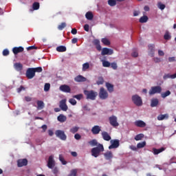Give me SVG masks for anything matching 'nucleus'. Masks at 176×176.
I'll list each match as a JSON object with an SVG mask.
<instances>
[{
  "label": "nucleus",
  "instance_id": "nucleus-64",
  "mask_svg": "<svg viewBox=\"0 0 176 176\" xmlns=\"http://www.w3.org/2000/svg\"><path fill=\"white\" fill-rule=\"evenodd\" d=\"M129 148L131 149V151H137V149H138V147H136L135 146H130Z\"/></svg>",
  "mask_w": 176,
  "mask_h": 176
},
{
  "label": "nucleus",
  "instance_id": "nucleus-7",
  "mask_svg": "<svg viewBox=\"0 0 176 176\" xmlns=\"http://www.w3.org/2000/svg\"><path fill=\"white\" fill-rule=\"evenodd\" d=\"M109 94L107 90H105L104 87H101L99 91V98H100V100H107Z\"/></svg>",
  "mask_w": 176,
  "mask_h": 176
},
{
  "label": "nucleus",
  "instance_id": "nucleus-3",
  "mask_svg": "<svg viewBox=\"0 0 176 176\" xmlns=\"http://www.w3.org/2000/svg\"><path fill=\"white\" fill-rule=\"evenodd\" d=\"M132 101L137 107L142 106V98L138 95H133L132 96Z\"/></svg>",
  "mask_w": 176,
  "mask_h": 176
},
{
  "label": "nucleus",
  "instance_id": "nucleus-52",
  "mask_svg": "<svg viewBox=\"0 0 176 176\" xmlns=\"http://www.w3.org/2000/svg\"><path fill=\"white\" fill-rule=\"evenodd\" d=\"M148 50L153 54L155 52V45H148Z\"/></svg>",
  "mask_w": 176,
  "mask_h": 176
},
{
  "label": "nucleus",
  "instance_id": "nucleus-50",
  "mask_svg": "<svg viewBox=\"0 0 176 176\" xmlns=\"http://www.w3.org/2000/svg\"><path fill=\"white\" fill-rule=\"evenodd\" d=\"M158 8L161 10H164V9L166 8V5L162 3L161 2H159L158 3Z\"/></svg>",
  "mask_w": 176,
  "mask_h": 176
},
{
  "label": "nucleus",
  "instance_id": "nucleus-19",
  "mask_svg": "<svg viewBox=\"0 0 176 176\" xmlns=\"http://www.w3.org/2000/svg\"><path fill=\"white\" fill-rule=\"evenodd\" d=\"M14 68L18 72H21V71H23V64L21 63H16L14 64Z\"/></svg>",
  "mask_w": 176,
  "mask_h": 176
},
{
  "label": "nucleus",
  "instance_id": "nucleus-35",
  "mask_svg": "<svg viewBox=\"0 0 176 176\" xmlns=\"http://www.w3.org/2000/svg\"><path fill=\"white\" fill-rule=\"evenodd\" d=\"M146 145V142L144 141L142 142H139L137 144V148L141 149V148H144Z\"/></svg>",
  "mask_w": 176,
  "mask_h": 176
},
{
  "label": "nucleus",
  "instance_id": "nucleus-10",
  "mask_svg": "<svg viewBox=\"0 0 176 176\" xmlns=\"http://www.w3.org/2000/svg\"><path fill=\"white\" fill-rule=\"evenodd\" d=\"M56 166V162L53 155H50L48 158L47 167L48 168H53Z\"/></svg>",
  "mask_w": 176,
  "mask_h": 176
},
{
  "label": "nucleus",
  "instance_id": "nucleus-48",
  "mask_svg": "<svg viewBox=\"0 0 176 176\" xmlns=\"http://www.w3.org/2000/svg\"><path fill=\"white\" fill-rule=\"evenodd\" d=\"M97 85H103L104 84V78L102 77H99L98 80L96 82Z\"/></svg>",
  "mask_w": 176,
  "mask_h": 176
},
{
  "label": "nucleus",
  "instance_id": "nucleus-13",
  "mask_svg": "<svg viewBox=\"0 0 176 176\" xmlns=\"http://www.w3.org/2000/svg\"><path fill=\"white\" fill-rule=\"evenodd\" d=\"M91 131L94 135H97V134H100V131H101V126L95 125L92 127Z\"/></svg>",
  "mask_w": 176,
  "mask_h": 176
},
{
  "label": "nucleus",
  "instance_id": "nucleus-37",
  "mask_svg": "<svg viewBox=\"0 0 176 176\" xmlns=\"http://www.w3.org/2000/svg\"><path fill=\"white\" fill-rule=\"evenodd\" d=\"M144 138V134L140 133L135 137V141H141Z\"/></svg>",
  "mask_w": 176,
  "mask_h": 176
},
{
  "label": "nucleus",
  "instance_id": "nucleus-39",
  "mask_svg": "<svg viewBox=\"0 0 176 176\" xmlns=\"http://www.w3.org/2000/svg\"><path fill=\"white\" fill-rule=\"evenodd\" d=\"M73 98H76L78 101H80V100H82V98H83V94H79L78 95H74V96H73Z\"/></svg>",
  "mask_w": 176,
  "mask_h": 176
},
{
  "label": "nucleus",
  "instance_id": "nucleus-23",
  "mask_svg": "<svg viewBox=\"0 0 176 176\" xmlns=\"http://www.w3.org/2000/svg\"><path fill=\"white\" fill-rule=\"evenodd\" d=\"M104 156L106 160H111V159L113 157V154L112 153L111 151H107L104 154Z\"/></svg>",
  "mask_w": 176,
  "mask_h": 176
},
{
  "label": "nucleus",
  "instance_id": "nucleus-2",
  "mask_svg": "<svg viewBox=\"0 0 176 176\" xmlns=\"http://www.w3.org/2000/svg\"><path fill=\"white\" fill-rule=\"evenodd\" d=\"M84 94L86 96L87 100H91V101H94V100H96L98 96L97 91L94 90H84Z\"/></svg>",
  "mask_w": 176,
  "mask_h": 176
},
{
  "label": "nucleus",
  "instance_id": "nucleus-8",
  "mask_svg": "<svg viewBox=\"0 0 176 176\" xmlns=\"http://www.w3.org/2000/svg\"><path fill=\"white\" fill-rule=\"evenodd\" d=\"M110 143L111 144L109 146V149H116V148H119V145H120V141L118 139L111 140Z\"/></svg>",
  "mask_w": 176,
  "mask_h": 176
},
{
  "label": "nucleus",
  "instance_id": "nucleus-16",
  "mask_svg": "<svg viewBox=\"0 0 176 176\" xmlns=\"http://www.w3.org/2000/svg\"><path fill=\"white\" fill-rule=\"evenodd\" d=\"M74 80L75 82L80 83V82H86L87 80V78L82 75H78L74 78Z\"/></svg>",
  "mask_w": 176,
  "mask_h": 176
},
{
  "label": "nucleus",
  "instance_id": "nucleus-26",
  "mask_svg": "<svg viewBox=\"0 0 176 176\" xmlns=\"http://www.w3.org/2000/svg\"><path fill=\"white\" fill-rule=\"evenodd\" d=\"M45 108V103L42 100H37V109L41 110Z\"/></svg>",
  "mask_w": 176,
  "mask_h": 176
},
{
  "label": "nucleus",
  "instance_id": "nucleus-41",
  "mask_svg": "<svg viewBox=\"0 0 176 176\" xmlns=\"http://www.w3.org/2000/svg\"><path fill=\"white\" fill-rule=\"evenodd\" d=\"M89 68H90V65L89 64V63H85L82 65V71L85 72L87 69H89Z\"/></svg>",
  "mask_w": 176,
  "mask_h": 176
},
{
  "label": "nucleus",
  "instance_id": "nucleus-45",
  "mask_svg": "<svg viewBox=\"0 0 176 176\" xmlns=\"http://www.w3.org/2000/svg\"><path fill=\"white\" fill-rule=\"evenodd\" d=\"M164 39L166 41H169V39H171V36L170 35V33L168 32H166L164 36Z\"/></svg>",
  "mask_w": 176,
  "mask_h": 176
},
{
  "label": "nucleus",
  "instance_id": "nucleus-30",
  "mask_svg": "<svg viewBox=\"0 0 176 176\" xmlns=\"http://www.w3.org/2000/svg\"><path fill=\"white\" fill-rule=\"evenodd\" d=\"M85 17L87 20H93L94 15H93V12H88L86 13Z\"/></svg>",
  "mask_w": 176,
  "mask_h": 176
},
{
  "label": "nucleus",
  "instance_id": "nucleus-43",
  "mask_svg": "<svg viewBox=\"0 0 176 176\" xmlns=\"http://www.w3.org/2000/svg\"><path fill=\"white\" fill-rule=\"evenodd\" d=\"M109 6H116V0H108Z\"/></svg>",
  "mask_w": 176,
  "mask_h": 176
},
{
  "label": "nucleus",
  "instance_id": "nucleus-25",
  "mask_svg": "<svg viewBox=\"0 0 176 176\" xmlns=\"http://www.w3.org/2000/svg\"><path fill=\"white\" fill-rule=\"evenodd\" d=\"M93 44L96 46L97 50H98V52H100L101 45H100V40L98 39L94 40Z\"/></svg>",
  "mask_w": 176,
  "mask_h": 176
},
{
  "label": "nucleus",
  "instance_id": "nucleus-42",
  "mask_svg": "<svg viewBox=\"0 0 176 176\" xmlns=\"http://www.w3.org/2000/svg\"><path fill=\"white\" fill-rule=\"evenodd\" d=\"M59 160L61 162L62 164L65 166L67 164V161L64 159V157H63V155H59Z\"/></svg>",
  "mask_w": 176,
  "mask_h": 176
},
{
  "label": "nucleus",
  "instance_id": "nucleus-60",
  "mask_svg": "<svg viewBox=\"0 0 176 176\" xmlns=\"http://www.w3.org/2000/svg\"><path fill=\"white\" fill-rule=\"evenodd\" d=\"M52 172L54 174H58V168L57 167L54 168V169L52 170Z\"/></svg>",
  "mask_w": 176,
  "mask_h": 176
},
{
  "label": "nucleus",
  "instance_id": "nucleus-33",
  "mask_svg": "<svg viewBox=\"0 0 176 176\" xmlns=\"http://www.w3.org/2000/svg\"><path fill=\"white\" fill-rule=\"evenodd\" d=\"M40 7H41V5L39 4L38 2H34L32 4L33 10H38Z\"/></svg>",
  "mask_w": 176,
  "mask_h": 176
},
{
  "label": "nucleus",
  "instance_id": "nucleus-40",
  "mask_svg": "<svg viewBox=\"0 0 176 176\" xmlns=\"http://www.w3.org/2000/svg\"><path fill=\"white\" fill-rule=\"evenodd\" d=\"M67 27V23L65 22L62 23L60 25L58 26V30L60 31H62V30H64Z\"/></svg>",
  "mask_w": 176,
  "mask_h": 176
},
{
  "label": "nucleus",
  "instance_id": "nucleus-31",
  "mask_svg": "<svg viewBox=\"0 0 176 176\" xmlns=\"http://www.w3.org/2000/svg\"><path fill=\"white\" fill-rule=\"evenodd\" d=\"M88 144L91 145V146H98V142H97V140L94 139L89 142H88Z\"/></svg>",
  "mask_w": 176,
  "mask_h": 176
},
{
  "label": "nucleus",
  "instance_id": "nucleus-24",
  "mask_svg": "<svg viewBox=\"0 0 176 176\" xmlns=\"http://www.w3.org/2000/svg\"><path fill=\"white\" fill-rule=\"evenodd\" d=\"M57 120L60 123H64V122H67V116H64V114H60L57 117Z\"/></svg>",
  "mask_w": 176,
  "mask_h": 176
},
{
  "label": "nucleus",
  "instance_id": "nucleus-59",
  "mask_svg": "<svg viewBox=\"0 0 176 176\" xmlns=\"http://www.w3.org/2000/svg\"><path fill=\"white\" fill-rule=\"evenodd\" d=\"M168 61H169V63H174V61H176V60H175V57H169L168 58Z\"/></svg>",
  "mask_w": 176,
  "mask_h": 176
},
{
  "label": "nucleus",
  "instance_id": "nucleus-11",
  "mask_svg": "<svg viewBox=\"0 0 176 176\" xmlns=\"http://www.w3.org/2000/svg\"><path fill=\"white\" fill-rule=\"evenodd\" d=\"M59 107L62 111L67 112V111H68V106L67 105V100L63 99L60 100Z\"/></svg>",
  "mask_w": 176,
  "mask_h": 176
},
{
  "label": "nucleus",
  "instance_id": "nucleus-44",
  "mask_svg": "<svg viewBox=\"0 0 176 176\" xmlns=\"http://www.w3.org/2000/svg\"><path fill=\"white\" fill-rule=\"evenodd\" d=\"M78 130H79V127L74 126V127L70 129V133H72V134H75V133H78Z\"/></svg>",
  "mask_w": 176,
  "mask_h": 176
},
{
  "label": "nucleus",
  "instance_id": "nucleus-51",
  "mask_svg": "<svg viewBox=\"0 0 176 176\" xmlns=\"http://www.w3.org/2000/svg\"><path fill=\"white\" fill-rule=\"evenodd\" d=\"M69 102L72 105H76V104H77L76 100H75L74 98H70L69 100Z\"/></svg>",
  "mask_w": 176,
  "mask_h": 176
},
{
  "label": "nucleus",
  "instance_id": "nucleus-55",
  "mask_svg": "<svg viewBox=\"0 0 176 176\" xmlns=\"http://www.w3.org/2000/svg\"><path fill=\"white\" fill-rule=\"evenodd\" d=\"M3 56H9V50L6 49L3 51Z\"/></svg>",
  "mask_w": 176,
  "mask_h": 176
},
{
  "label": "nucleus",
  "instance_id": "nucleus-57",
  "mask_svg": "<svg viewBox=\"0 0 176 176\" xmlns=\"http://www.w3.org/2000/svg\"><path fill=\"white\" fill-rule=\"evenodd\" d=\"M71 33L73 35H76V34H78V30H76V28H73L72 29Z\"/></svg>",
  "mask_w": 176,
  "mask_h": 176
},
{
  "label": "nucleus",
  "instance_id": "nucleus-47",
  "mask_svg": "<svg viewBox=\"0 0 176 176\" xmlns=\"http://www.w3.org/2000/svg\"><path fill=\"white\" fill-rule=\"evenodd\" d=\"M32 68H33V71H34V74H35L36 72L41 73V72H42V71H43V69H42V67H32Z\"/></svg>",
  "mask_w": 176,
  "mask_h": 176
},
{
  "label": "nucleus",
  "instance_id": "nucleus-4",
  "mask_svg": "<svg viewBox=\"0 0 176 176\" xmlns=\"http://www.w3.org/2000/svg\"><path fill=\"white\" fill-rule=\"evenodd\" d=\"M160 93H162V87L160 86L152 87L148 91L150 96H153V94H160Z\"/></svg>",
  "mask_w": 176,
  "mask_h": 176
},
{
  "label": "nucleus",
  "instance_id": "nucleus-53",
  "mask_svg": "<svg viewBox=\"0 0 176 176\" xmlns=\"http://www.w3.org/2000/svg\"><path fill=\"white\" fill-rule=\"evenodd\" d=\"M110 65L113 69H118V64L116 63H110Z\"/></svg>",
  "mask_w": 176,
  "mask_h": 176
},
{
  "label": "nucleus",
  "instance_id": "nucleus-20",
  "mask_svg": "<svg viewBox=\"0 0 176 176\" xmlns=\"http://www.w3.org/2000/svg\"><path fill=\"white\" fill-rule=\"evenodd\" d=\"M102 137L104 141H111V135L107 131L102 132Z\"/></svg>",
  "mask_w": 176,
  "mask_h": 176
},
{
  "label": "nucleus",
  "instance_id": "nucleus-5",
  "mask_svg": "<svg viewBox=\"0 0 176 176\" xmlns=\"http://www.w3.org/2000/svg\"><path fill=\"white\" fill-rule=\"evenodd\" d=\"M109 122L112 127H118L119 122H118V117L111 116L109 118Z\"/></svg>",
  "mask_w": 176,
  "mask_h": 176
},
{
  "label": "nucleus",
  "instance_id": "nucleus-38",
  "mask_svg": "<svg viewBox=\"0 0 176 176\" xmlns=\"http://www.w3.org/2000/svg\"><path fill=\"white\" fill-rule=\"evenodd\" d=\"M170 94H171V91H166V92L162 93L161 94V96H162V98H166V97H168V96H170Z\"/></svg>",
  "mask_w": 176,
  "mask_h": 176
},
{
  "label": "nucleus",
  "instance_id": "nucleus-58",
  "mask_svg": "<svg viewBox=\"0 0 176 176\" xmlns=\"http://www.w3.org/2000/svg\"><path fill=\"white\" fill-rule=\"evenodd\" d=\"M25 101H27V102H30V101L32 100V98L30 97V96H25Z\"/></svg>",
  "mask_w": 176,
  "mask_h": 176
},
{
  "label": "nucleus",
  "instance_id": "nucleus-34",
  "mask_svg": "<svg viewBox=\"0 0 176 176\" xmlns=\"http://www.w3.org/2000/svg\"><path fill=\"white\" fill-rule=\"evenodd\" d=\"M101 42L105 45V46H109V45H111V42L109 41V40L107 38H103L101 40Z\"/></svg>",
  "mask_w": 176,
  "mask_h": 176
},
{
  "label": "nucleus",
  "instance_id": "nucleus-12",
  "mask_svg": "<svg viewBox=\"0 0 176 176\" xmlns=\"http://www.w3.org/2000/svg\"><path fill=\"white\" fill-rule=\"evenodd\" d=\"M102 56H111V54H113V50H111L107 47H104L102 50V52H101Z\"/></svg>",
  "mask_w": 176,
  "mask_h": 176
},
{
  "label": "nucleus",
  "instance_id": "nucleus-32",
  "mask_svg": "<svg viewBox=\"0 0 176 176\" xmlns=\"http://www.w3.org/2000/svg\"><path fill=\"white\" fill-rule=\"evenodd\" d=\"M78 175V169L74 168V169H72L70 170L69 174L68 175V176H76Z\"/></svg>",
  "mask_w": 176,
  "mask_h": 176
},
{
  "label": "nucleus",
  "instance_id": "nucleus-54",
  "mask_svg": "<svg viewBox=\"0 0 176 176\" xmlns=\"http://www.w3.org/2000/svg\"><path fill=\"white\" fill-rule=\"evenodd\" d=\"M23 90H25V88L23 85H21L19 88L17 89V92L21 93Z\"/></svg>",
  "mask_w": 176,
  "mask_h": 176
},
{
  "label": "nucleus",
  "instance_id": "nucleus-17",
  "mask_svg": "<svg viewBox=\"0 0 176 176\" xmlns=\"http://www.w3.org/2000/svg\"><path fill=\"white\" fill-rule=\"evenodd\" d=\"M12 52L14 54H19V53H23L24 52V47L20 46V47H14L12 49Z\"/></svg>",
  "mask_w": 176,
  "mask_h": 176
},
{
  "label": "nucleus",
  "instance_id": "nucleus-46",
  "mask_svg": "<svg viewBox=\"0 0 176 176\" xmlns=\"http://www.w3.org/2000/svg\"><path fill=\"white\" fill-rule=\"evenodd\" d=\"M102 65H103V67L108 68V67H111V63H109V61H107V60H103Z\"/></svg>",
  "mask_w": 176,
  "mask_h": 176
},
{
  "label": "nucleus",
  "instance_id": "nucleus-36",
  "mask_svg": "<svg viewBox=\"0 0 176 176\" xmlns=\"http://www.w3.org/2000/svg\"><path fill=\"white\" fill-rule=\"evenodd\" d=\"M149 19L147 16H143L139 19L140 23H146Z\"/></svg>",
  "mask_w": 176,
  "mask_h": 176
},
{
  "label": "nucleus",
  "instance_id": "nucleus-29",
  "mask_svg": "<svg viewBox=\"0 0 176 176\" xmlns=\"http://www.w3.org/2000/svg\"><path fill=\"white\" fill-rule=\"evenodd\" d=\"M56 50L57 52H67V47L64 45H60L56 47Z\"/></svg>",
  "mask_w": 176,
  "mask_h": 176
},
{
  "label": "nucleus",
  "instance_id": "nucleus-49",
  "mask_svg": "<svg viewBox=\"0 0 176 176\" xmlns=\"http://www.w3.org/2000/svg\"><path fill=\"white\" fill-rule=\"evenodd\" d=\"M50 90V83H45L44 85V91H49Z\"/></svg>",
  "mask_w": 176,
  "mask_h": 176
},
{
  "label": "nucleus",
  "instance_id": "nucleus-18",
  "mask_svg": "<svg viewBox=\"0 0 176 176\" xmlns=\"http://www.w3.org/2000/svg\"><path fill=\"white\" fill-rule=\"evenodd\" d=\"M135 126H136V127H142L144 128L146 126V123H145V122L142 121V120H136L134 122Z\"/></svg>",
  "mask_w": 176,
  "mask_h": 176
},
{
  "label": "nucleus",
  "instance_id": "nucleus-56",
  "mask_svg": "<svg viewBox=\"0 0 176 176\" xmlns=\"http://www.w3.org/2000/svg\"><path fill=\"white\" fill-rule=\"evenodd\" d=\"M74 138H75V140H80V138H82V136L79 133H76L74 135Z\"/></svg>",
  "mask_w": 176,
  "mask_h": 176
},
{
  "label": "nucleus",
  "instance_id": "nucleus-61",
  "mask_svg": "<svg viewBox=\"0 0 176 176\" xmlns=\"http://www.w3.org/2000/svg\"><path fill=\"white\" fill-rule=\"evenodd\" d=\"M132 57H138V52L137 51H134L132 54H131Z\"/></svg>",
  "mask_w": 176,
  "mask_h": 176
},
{
  "label": "nucleus",
  "instance_id": "nucleus-6",
  "mask_svg": "<svg viewBox=\"0 0 176 176\" xmlns=\"http://www.w3.org/2000/svg\"><path fill=\"white\" fill-rule=\"evenodd\" d=\"M55 135L62 141H65L67 140V135H65V132H64V131L56 130L55 131Z\"/></svg>",
  "mask_w": 176,
  "mask_h": 176
},
{
  "label": "nucleus",
  "instance_id": "nucleus-21",
  "mask_svg": "<svg viewBox=\"0 0 176 176\" xmlns=\"http://www.w3.org/2000/svg\"><path fill=\"white\" fill-rule=\"evenodd\" d=\"M159 105V99L153 98L151 101V108H155V107H157Z\"/></svg>",
  "mask_w": 176,
  "mask_h": 176
},
{
  "label": "nucleus",
  "instance_id": "nucleus-22",
  "mask_svg": "<svg viewBox=\"0 0 176 176\" xmlns=\"http://www.w3.org/2000/svg\"><path fill=\"white\" fill-rule=\"evenodd\" d=\"M164 151H166V148L162 147L161 148H153V153L154 155H159V153H162V152H164Z\"/></svg>",
  "mask_w": 176,
  "mask_h": 176
},
{
  "label": "nucleus",
  "instance_id": "nucleus-62",
  "mask_svg": "<svg viewBox=\"0 0 176 176\" xmlns=\"http://www.w3.org/2000/svg\"><path fill=\"white\" fill-rule=\"evenodd\" d=\"M35 49H37L36 47H35L34 45H32V46H30L27 48V50H34Z\"/></svg>",
  "mask_w": 176,
  "mask_h": 176
},
{
  "label": "nucleus",
  "instance_id": "nucleus-28",
  "mask_svg": "<svg viewBox=\"0 0 176 176\" xmlns=\"http://www.w3.org/2000/svg\"><path fill=\"white\" fill-rule=\"evenodd\" d=\"M106 87L109 93H112L113 91V86L111 83L107 82Z\"/></svg>",
  "mask_w": 176,
  "mask_h": 176
},
{
  "label": "nucleus",
  "instance_id": "nucleus-14",
  "mask_svg": "<svg viewBox=\"0 0 176 176\" xmlns=\"http://www.w3.org/2000/svg\"><path fill=\"white\" fill-rule=\"evenodd\" d=\"M60 90L63 93H71V87L67 85H60Z\"/></svg>",
  "mask_w": 176,
  "mask_h": 176
},
{
  "label": "nucleus",
  "instance_id": "nucleus-63",
  "mask_svg": "<svg viewBox=\"0 0 176 176\" xmlns=\"http://www.w3.org/2000/svg\"><path fill=\"white\" fill-rule=\"evenodd\" d=\"M89 26L88 24H85V25H84V30H85V31H86L87 32H89Z\"/></svg>",
  "mask_w": 176,
  "mask_h": 176
},
{
  "label": "nucleus",
  "instance_id": "nucleus-27",
  "mask_svg": "<svg viewBox=\"0 0 176 176\" xmlns=\"http://www.w3.org/2000/svg\"><path fill=\"white\" fill-rule=\"evenodd\" d=\"M168 119V114H160L157 116V120H164Z\"/></svg>",
  "mask_w": 176,
  "mask_h": 176
},
{
  "label": "nucleus",
  "instance_id": "nucleus-1",
  "mask_svg": "<svg viewBox=\"0 0 176 176\" xmlns=\"http://www.w3.org/2000/svg\"><path fill=\"white\" fill-rule=\"evenodd\" d=\"M91 155L94 157H98L101 152H104V146L102 144L98 143L97 147H94L91 151Z\"/></svg>",
  "mask_w": 176,
  "mask_h": 176
},
{
  "label": "nucleus",
  "instance_id": "nucleus-15",
  "mask_svg": "<svg viewBox=\"0 0 176 176\" xmlns=\"http://www.w3.org/2000/svg\"><path fill=\"white\" fill-rule=\"evenodd\" d=\"M27 164H28L27 159L18 160L17 161L18 167H23V166H27Z\"/></svg>",
  "mask_w": 176,
  "mask_h": 176
},
{
  "label": "nucleus",
  "instance_id": "nucleus-9",
  "mask_svg": "<svg viewBox=\"0 0 176 176\" xmlns=\"http://www.w3.org/2000/svg\"><path fill=\"white\" fill-rule=\"evenodd\" d=\"M25 75L28 79H33V78H35V72L34 71V69L32 67L28 68Z\"/></svg>",
  "mask_w": 176,
  "mask_h": 176
}]
</instances>
